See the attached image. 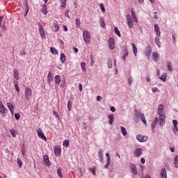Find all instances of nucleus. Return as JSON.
Here are the masks:
<instances>
[{"label":"nucleus","mask_w":178,"mask_h":178,"mask_svg":"<svg viewBox=\"0 0 178 178\" xmlns=\"http://www.w3.org/2000/svg\"><path fill=\"white\" fill-rule=\"evenodd\" d=\"M83 38L86 44H90V42H91V35H90V32L84 31L83 33Z\"/></svg>","instance_id":"1"},{"label":"nucleus","mask_w":178,"mask_h":178,"mask_svg":"<svg viewBox=\"0 0 178 178\" xmlns=\"http://www.w3.org/2000/svg\"><path fill=\"white\" fill-rule=\"evenodd\" d=\"M37 26L39 27V33L41 38H42V40H45V30H44L42 24H41L40 22H37Z\"/></svg>","instance_id":"2"},{"label":"nucleus","mask_w":178,"mask_h":178,"mask_svg":"<svg viewBox=\"0 0 178 178\" xmlns=\"http://www.w3.org/2000/svg\"><path fill=\"white\" fill-rule=\"evenodd\" d=\"M33 95V90H31V88L26 87L25 88V98L26 100L30 99L31 98V96Z\"/></svg>","instance_id":"3"},{"label":"nucleus","mask_w":178,"mask_h":178,"mask_svg":"<svg viewBox=\"0 0 178 178\" xmlns=\"http://www.w3.org/2000/svg\"><path fill=\"white\" fill-rule=\"evenodd\" d=\"M37 134L40 138L44 140V141H47V137L45 136V134H44V132L40 128L37 129Z\"/></svg>","instance_id":"4"},{"label":"nucleus","mask_w":178,"mask_h":178,"mask_svg":"<svg viewBox=\"0 0 178 178\" xmlns=\"http://www.w3.org/2000/svg\"><path fill=\"white\" fill-rule=\"evenodd\" d=\"M136 115L137 118H141V120H142L143 123H144V124H145V126H147V120H145V116H144V113L136 111Z\"/></svg>","instance_id":"5"},{"label":"nucleus","mask_w":178,"mask_h":178,"mask_svg":"<svg viewBox=\"0 0 178 178\" xmlns=\"http://www.w3.org/2000/svg\"><path fill=\"white\" fill-rule=\"evenodd\" d=\"M136 138L140 143H145L148 140V136L139 134L136 136Z\"/></svg>","instance_id":"6"},{"label":"nucleus","mask_w":178,"mask_h":178,"mask_svg":"<svg viewBox=\"0 0 178 178\" xmlns=\"http://www.w3.org/2000/svg\"><path fill=\"white\" fill-rule=\"evenodd\" d=\"M110 49H115V39L110 38L108 41Z\"/></svg>","instance_id":"7"},{"label":"nucleus","mask_w":178,"mask_h":178,"mask_svg":"<svg viewBox=\"0 0 178 178\" xmlns=\"http://www.w3.org/2000/svg\"><path fill=\"white\" fill-rule=\"evenodd\" d=\"M127 24L130 29H133V26H134V22H133V20L131 19V17L130 15H127Z\"/></svg>","instance_id":"8"},{"label":"nucleus","mask_w":178,"mask_h":178,"mask_svg":"<svg viewBox=\"0 0 178 178\" xmlns=\"http://www.w3.org/2000/svg\"><path fill=\"white\" fill-rule=\"evenodd\" d=\"M152 53V47H151V45L147 46L145 50V54L146 55V56H151Z\"/></svg>","instance_id":"9"},{"label":"nucleus","mask_w":178,"mask_h":178,"mask_svg":"<svg viewBox=\"0 0 178 178\" xmlns=\"http://www.w3.org/2000/svg\"><path fill=\"white\" fill-rule=\"evenodd\" d=\"M44 163L46 166H51V161H49V157L48 155H44L43 156Z\"/></svg>","instance_id":"10"},{"label":"nucleus","mask_w":178,"mask_h":178,"mask_svg":"<svg viewBox=\"0 0 178 178\" xmlns=\"http://www.w3.org/2000/svg\"><path fill=\"white\" fill-rule=\"evenodd\" d=\"M62 152V149L58 146H55L54 147V154L56 156H60V154Z\"/></svg>","instance_id":"11"},{"label":"nucleus","mask_w":178,"mask_h":178,"mask_svg":"<svg viewBox=\"0 0 178 178\" xmlns=\"http://www.w3.org/2000/svg\"><path fill=\"white\" fill-rule=\"evenodd\" d=\"M153 60L158 62L159 60V54L157 51H154L152 54Z\"/></svg>","instance_id":"12"},{"label":"nucleus","mask_w":178,"mask_h":178,"mask_svg":"<svg viewBox=\"0 0 178 178\" xmlns=\"http://www.w3.org/2000/svg\"><path fill=\"white\" fill-rule=\"evenodd\" d=\"M54 81V75H52V73L49 72L47 75V83L48 84H51L52 81Z\"/></svg>","instance_id":"13"},{"label":"nucleus","mask_w":178,"mask_h":178,"mask_svg":"<svg viewBox=\"0 0 178 178\" xmlns=\"http://www.w3.org/2000/svg\"><path fill=\"white\" fill-rule=\"evenodd\" d=\"M172 123H173V126L174 127L172 128V131H174V133H177L178 131V127H177V120H174L172 121Z\"/></svg>","instance_id":"14"},{"label":"nucleus","mask_w":178,"mask_h":178,"mask_svg":"<svg viewBox=\"0 0 178 178\" xmlns=\"http://www.w3.org/2000/svg\"><path fill=\"white\" fill-rule=\"evenodd\" d=\"M131 170L135 176L137 175V168H136V165L130 164Z\"/></svg>","instance_id":"15"},{"label":"nucleus","mask_w":178,"mask_h":178,"mask_svg":"<svg viewBox=\"0 0 178 178\" xmlns=\"http://www.w3.org/2000/svg\"><path fill=\"white\" fill-rule=\"evenodd\" d=\"M159 116H160V120H159L160 126H163V124H165V114H161Z\"/></svg>","instance_id":"16"},{"label":"nucleus","mask_w":178,"mask_h":178,"mask_svg":"<svg viewBox=\"0 0 178 178\" xmlns=\"http://www.w3.org/2000/svg\"><path fill=\"white\" fill-rule=\"evenodd\" d=\"M106 156L107 157V163L105 165V168L106 169H108V168H109V165H111V156H109V153H106Z\"/></svg>","instance_id":"17"},{"label":"nucleus","mask_w":178,"mask_h":178,"mask_svg":"<svg viewBox=\"0 0 178 178\" xmlns=\"http://www.w3.org/2000/svg\"><path fill=\"white\" fill-rule=\"evenodd\" d=\"M6 111V108H5V106H3V104L0 102V113H2V115H5Z\"/></svg>","instance_id":"18"},{"label":"nucleus","mask_w":178,"mask_h":178,"mask_svg":"<svg viewBox=\"0 0 178 178\" xmlns=\"http://www.w3.org/2000/svg\"><path fill=\"white\" fill-rule=\"evenodd\" d=\"M131 12L132 18L134 19V22H136V23H138V20L137 19V17L136 16V12L134 11V9L131 8Z\"/></svg>","instance_id":"19"},{"label":"nucleus","mask_w":178,"mask_h":178,"mask_svg":"<svg viewBox=\"0 0 178 178\" xmlns=\"http://www.w3.org/2000/svg\"><path fill=\"white\" fill-rule=\"evenodd\" d=\"M154 31L158 37L161 35V31L159 30V26H158V24L154 25Z\"/></svg>","instance_id":"20"},{"label":"nucleus","mask_w":178,"mask_h":178,"mask_svg":"<svg viewBox=\"0 0 178 178\" xmlns=\"http://www.w3.org/2000/svg\"><path fill=\"white\" fill-rule=\"evenodd\" d=\"M7 106H8V109L10 111L11 114L13 115V113H15L14 110H13L14 109L13 104H12V103H10V102H8V103H7Z\"/></svg>","instance_id":"21"},{"label":"nucleus","mask_w":178,"mask_h":178,"mask_svg":"<svg viewBox=\"0 0 178 178\" xmlns=\"http://www.w3.org/2000/svg\"><path fill=\"white\" fill-rule=\"evenodd\" d=\"M143 149L138 148L135 150L134 152V155L135 156H140L141 155V154H143Z\"/></svg>","instance_id":"22"},{"label":"nucleus","mask_w":178,"mask_h":178,"mask_svg":"<svg viewBox=\"0 0 178 178\" xmlns=\"http://www.w3.org/2000/svg\"><path fill=\"white\" fill-rule=\"evenodd\" d=\"M127 56H129V50H127V48H125L122 56V60H126Z\"/></svg>","instance_id":"23"},{"label":"nucleus","mask_w":178,"mask_h":178,"mask_svg":"<svg viewBox=\"0 0 178 178\" xmlns=\"http://www.w3.org/2000/svg\"><path fill=\"white\" fill-rule=\"evenodd\" d=\"M161 176L162 178H168V175H166V170L165 168L161 169Z\"/></svg>","instance_id":"24"},{"label":"nucleus","mask_w":178,"mask_h":178,"mask_svg":"<svg viewBox=\"0 0 178 178\" xmlns=\"http://www.w3.org/2000/svg\"><path fill=\"white\" fill-rule=\"evenodd\" d=\"M109 119V124H113V122L115 120V115L113 114H111L108 116Z\"/></svg>","instance_id":"25"},{"label":"nucleus","mask_w":178,"mask_h":178,"mask_svg":"<svg viewBox=\"0 0 178 178\" xmlns=\"http://www.w3.org/2000/svg\"><path fill=\"white\" fill-rule=\"evenodd\" d=\"M54 83H55V84H59V83H60V76H59V75L55 76Z\"/></svg>","instance_id":"26"},{"label":"nucleus","mask_w":178,"mask_h":178,"mask_svg":"<svg viewBox=\"0 0 178 178\" xmlns=\"http://www.w3.org/2000/svg\"><path fill=\"white\" fill-rule=\"evenodd\" d=\"M13 73L15 79L19 80V70L17 69H14Z\"/></svg>","instance_id":"27"},{"label":"nucleus","mask_w":178,"mask_h":178,"mask_svg":"<svg viewBox=\"0 0 178 178\" xmlns=\"http://www.w3.org/2000/svg\"><path fill=\"white\" fill-rule=\"evenodd\" d=\"M41 12L44 13V15H47L48 13V9L47 8V5L44 4L42 6V8L41 10Z\"/></svg>","instance_id":"28"},{"label":"nucleus","mask_w":178,"mask_h":178,"mask_svg":"<svg viewBox=\"0 0 178 178\" xmlns=\"http://www.w3.org/2000/svg\"><path fill=\"white\" fill-rule=\"evenodd\" d=\"M99 157L100 162H103V161H104V154L102 152V149H100L99 151Z\"/></svg>","instance_id":"29"},{"label":"nucleus","mask_w":178,"mask_h":178,"mask_svg":"<svg viewBox=\"0 0 178 178\" xmlns=\"http://www.w3.org/2000/svg\"><path fill=\"white\" fill-rule=\"evenodd\" d=\"M163 111V105L160 104L158 108V113H159V116H161V115H162Z\"/></svg>","instance_id":"30"},{"label":"nucleus","mask_w":178,"mask_h":178,"mask_svg":"<svg viewBox=\"0 0 178 178\" xmlns=\"http://www.w3.org/2000/svg\"><path fill=\"white\" fill-rule=\"evenodd\" d=\"M131 46H132L133 51H134L135 56H137V47L136 46V44L132 43Z\"/></svg>","instance_id":"31"},{"label":"nucleus","mask_w":178,"mask_h":178,"mask_svg":"<svg viewBox=\"0 0 178 178\" xmlns=\"http://www.w3.org/2000/svg\"><path fill=\"white\" fill-rule=\"evenodd\" d=\"M174 165L175 168H178V155H176L174 159Z\"/></svg>","instance_id":"32"},{"label":"nucleus","mask_w":178,"mask_h":178,"mask_svg":"<svg viewBox=\"0 0 178 178\" xmlns=\"http://www.w3.org/2000/svg\"><path fill=\"white\" fill-rule=\"evenodd\" d=\"M76 29H80V24H81V21L79 19L76 18Z\"/></svg>","instance_id":"33"},{"label":"nucleus","mask_w":178,"mask_h":178,"mask_svg":"<svg viewBox=\"0 0 178 178\" xmlns=\"http://www.w3.org/2000/svg\"><path fill=\"white\" fill-rule=\"evenodd\" d=\"M60 60L61 63H65V61L66 60V57L65 56V54L61 53L60 54Z\"/></svg>","instance_id":"34"},{"label":"nucleus","mask_w":178,"mask_h":178,"mask_svg":"<svg viewBox=\"0 0 178 178\" xmlns=\"http://www.w3.org/2000/svg\"><path fill=\"white\" fill-rule=\"evenodd\" d=\"M99 23L102 27H103V29H105L106 27V26L105 25V21L104 20V19L100 18Z\"/></svg>","instance_id":"35"},{"label":"nucleus","mask_w":178,"mask_h":178,"mask_svg":"<svg viewBox=\"0 0 178 178\" xmlns=\"http://www.w3.org/2000/svg\"><path fill=\"white\" fill-rule=\"evenodd\" d=\"M50 51L53 55H58V51H56V49L54 47H50Z\"/></svg>","instance_id":"36"},{"label":"nucleus","mask_w":178,"mask_h":178,"mask_svg":"<svg viewBox=\"0 0 178 178\" xmlns=\"http://www.w3.org/2000/svg\"><path fill=\"white\" fill-rule=\"evenodd\" d=\"M159 79H161L162 81H166V73L162 74Z\"/></svg>","instance_id":"37"},{"label":"nucleus","mask_w":178,"mask_h":178,"mask_svg":"<svg viewBox=\"0 0 178 178\" xmlns=\"http://www.w3.org/2000/svg\"><path fill=\"white\" fill-rule=\"evenodd\" d=\"M121 132L123 136H127V131H126V128L124 127H121Z\"/></svg>","instance_id":"38"},{"label":"nucleus","mask_w":178,"mask_h":178,"mask_svg":"<svg viewBox=\"0 0 178 178\" xmlns=\"http://www.w3.org/2000/svg\"><path fill=\"white\" fill-rule=\"evenodd\" d=\"M66 1L67 0H61L60 1L61 8H66Z\"/></svg>","instance_id":"39"},{"label":"nucleus","mask_w":178,"mask_h":178,"mask_svg":"<svg viewBox=\"0 0 178 178\" xmlns=\"http://www.w3.org/2000/svg\"><path fill=\"white\" fill-rule=\"evenodd\" d=\"M114 30H115V33L118 37H120L121 35H120V31H119V29H118V27H115Z\"/></svg>","instance_id":"40"},{"label":"nucleus","mask_w":178,"mask_h":178,"mask_svg":"<svg viewBox=\"0 0 178 178\" xmlns=\"http://www.w3.org/2000/svg\"><path fill=\"white\" fill-rule=\"evenodd\" d=\"M10 132L13 137L16 138V131L15 129H10Z\"/></svg>","instance_id":"41"},{"label":"nucleus","mask_w":178,"mask_h":178,"mask_svg":"<svg viewBox=\"0 0 178 178\" xmlns=\"http://www.w3.org/2000/svg\"><path fill=\"white\" fill-rule=\"evenodd\" d=\"M17 161L19 168H22V165H23V162L22 161V159H20L19 158H17Z\"/></svg>","instance_id":"42"},{"label":"nucleus","mask_w":178,"mask_h":178,"mask_svg":"<svg viewBox=\"0 0 178 178\" xmlns=\"http://www.w3.org/2000/svg\"><path fill=\"white\" fill-rule=\"evenodd\" d=\"M54 28L55 29L54 31L57 33V31H59V26L56 24H53Z\"/></svg>","instance_id":"43"},{"label":"nucleus","mask_w":178,"mask_h":178,"mask_svg":"<svg viewBox=\"0 0 178 178\" xmlns=\"http://www.w3.org/2000/svg\"><path fill=\"white\" fill-rule=\"evenodd\" d=\"M67 109L68 111H72V102L70 101L67 102Z\"/></svg>","instance_id":"44"},{"label":"nucleus","mask_w":178,"mask_h":178,"mask_svg":"<svg viewBox=\"0 0 178 178\" xmlns=\"http://www.w3.org/2000/svg\"><path fill=\"white\" fill-rule=\"evenodd\" d=\"M107 65H108V69L112 68V60H108V62H107Z\"/></svg>","instance_id":"45"},{"label":"nucleus","mask_w":178,"mask_h":178,"mask_svg":"<svg viewBox=\"0 0 178 178\" xmlns=\"http://www.w3.org/2000/svg\"><path fill=\"white\" fill-rule=\"evenodd\" d=\"M100 8H101V9H102V12L103 13H105V6H104V3H100Z\"/></svg>","instance_id":"46"},{"label":"nucleus","mask_w":178,"mask_h":178,"mask_svg":"<svg viewBox=\"0 0 178 178\" xmlns=\"http://www.w3.org/2000/svg\"><path fill=\"white\" fill-rule=\"evenodd\" d=\"M81 67L83 72H86V63H81Z\"/></svg>","instance_id":"47"},{"label":"nucleus","mask_w":178,"mask_h":178,"mask_svg":"<svg viewBox=\"0 0 178 178\" xmlns=\"http://www.w3.org/2000/svg\"><path fill=\"white\" fill-rule=\"evenodd\" d=\"M168 69L170 72H172V63L170 62H168Z\"/></svg>","instance_id":"48"},{"label":"nucleus","mask_w":178,"mask_h":178,"mask_svg":"<svg viewBox=\"0 0 178 178\" xmlns=\"http://www.w3.org/2000/svg\"><path fill=\"white\" fill-rule=\"evenodd\" d=\"M156 44L159 48H161V41H159V38H156Z\"/></svg>","instance_id":"49"},{"label":"nucleus","mask_w":178,"mask_h":178,"mask_svg":"<svg viewBox=\"0 0 178 178\" xmlns=\"http://www.w3.org/2000/svg\"><path fill=\"white\" fill-rule=\"evenodd\" d=\"M57 173H58V176H59L60 178H62V177H62V170H60V168H58V169L57 170Z\"/></svg>","instance_id":"50"},{"label":"nucleus","mask_w":178,"mask_h":178,"mask_svg":"<svg viewBox=\"0 0 178 178\" xmlns=\"http://www.w3.org/2000/svg\"><path fill=\"white\" fill-rule=\"evenodd\" d=\"M63 145L64 146V147H69V140H65L64 142H63Z\"/></svg>","instance_id":"51"},{"label":"nucleus","mask_w":178,"mask_h":178,"mask_svg":"<svg viewBox=\"0 0 178 178\" xmlns=\"http://www.w3.org/2000/svg\"><path fill=\"white\" fill-rule=\"evenodd\" d=\"M15 88L17 92H20V89L19 88V85L17 83L15 84Z\"/></svg>","instance_id":"52"},{"label":"nucleus","mask_w":178,"mask_h":178,"mask_svg":"<svg viewBox=\"0 0 178 178\" xmlns=\"http://www.w3.org/2000/svg\"><path fill=\"white\" fill-rule=\"evenodd\" d=\"M53 115L57 119H59V115H58V113L55 111H53Z\"/></svg>","instance_id":"53"},{"label":"nucleus","mask_w":178,"mask_h":178,"mask_svg":"<svg viewBox=\"0 0 178 178\" xmlns=\"http://www.w3.org/2000/svg\"><path fill=\"white\" fill-rule=\"evenodd\" d=\"M15 118L16 120H19V119H20V114L19 113H15Z\"/></svg>","instance_id":"54"},{"label":"nucleus","mask_w":178,"mask_h":178,"mask_svg":"<svg viewBox=\"0 0 178 178\" xmlns=\"http://www.w3.org/2000/svg\"><path fill=\"white\" fill-rule=\"evenodd\" d=\"M69 10H67L65 13V16H66V17H67L68 19H70V16L69 15Z\"/></svg>","instance_id":"55"},{"label":"nucleus","mask_w":178,"mask_h":178,"mask_svg":"<svg viewBox=\"0 0 178 178\" xmlns=\"http://www.w3.org/2000/svg\"><path fill=\"white\" fill-rule=\"evenodd\" d=\"M66 86V81L64 79L61 81L60 87H65Z\"/></svg>","instance_id":"56"},{"label":"nucleus","mask_w":178,"mask_h":178,"mask_svg":"<svg viewBox=\"0 0 178 178\" xmlns=\"http://www.w3.org/2000/svg\"><path fill=\"white\" fill-rule=\"evenodd\" d=\"M26 13H25V16H27V14L29 13V4L26 3Z\"/></svg>","instance_id":"57"},{"label":"nucleus","mask_w":178,"mask_h":178,"mask_svg":"<svg viewBox=\"0 0 178 178\" xmlns=\"http://www.w3.org/2000/svg\"><path fill=\"white\" fill-rule=\"evenodd\" d=\"M90 60H91V66H92V63H94V56L90 55Z\"/></svg>","instance_id":"58"},{"label":"nucleus","mask_w":178,"mask_h":178,"mask_svg":"<svg viewBox=\"0 0 178 178\" xmlns=\"http://www.w3.org/2000/svg\"><path fill=\"white\" fill-rule=\"evenodd\" d=\"M90 172H92V175H94V176H95L96 173H95V170H94V168H90Z\"/></svg>","instance_id":"59"},{"label":"nucleus","mask_w":178,"mask_h":178,"mask_svg":"<svg viewBox=\"0 0 178 178\" xmlns=\"http://www.w3.org/2000/svg\"><path fill=\"white\" fill-rule=\"evenodd\" d=\"M132 83H133V79L132 78H129V86H131Z\"/></svg>","instance_id":"60"},{"label":"nucleus","mask_w":178,"mask_h":178,"mask_svg":"<svg viewBox=\"0 0 178 178\" xmlns=\"http://www.w3.org/2000/svg\"><path fill=\"white\" fill-rule=\"evenodd\" d=\"M79 91H83V85L79 84Z\"/></svg>","instance_id":"61"},{"label":"nucleus","mask_w":178,"mask_h":178,"mask_svg":"<svg viewBox=\"0 0 178 178\" xmlns=\"http://www.w3.org/2000/svg\"><path fill=\"white\" fill-rule=\"evenodd\" d=\"M153 92H156V91H158V88H152V89Z\"/></svg>","instance_id":"62"},{"label":"nucleus","mask_w":178,"mask_h":178,"mask_svg":"<svg viewBox=\"0 0 178 178\" xmlns=\"http://www.w3.org/2000/svg\"><path fill=\"white\" fill-rule=\"evenodd\" d=\"M172 40H173L175 44H176V36L175 35H172Z\"/></svg>","instance_id":"63"},{"label":"nucleus","mask_w":178,"mask_h":178,"mask_svg":"<svg viewBox=\"0 0 178 178\" xmlns=\"http://www.w3.org/2000/svg\"><path fill=\"white\" fill-rule=\"evenodd\" d=\"M101 99H102V97L101 96L97 97V101H101Z\"/></svg>","instance_id":"64"}]
</instances>
